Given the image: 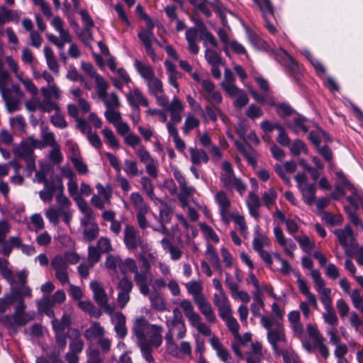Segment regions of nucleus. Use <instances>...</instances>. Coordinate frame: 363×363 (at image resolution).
I'll use <instances>...</instances> for the list:
<instances>
[{"label":"nucleus","instance_id":"1","mask_svg":"<svg viewBox=\"0 0 363 363\" xmlns=\"http://www.w3.org/2000/svg\"><path fill=\"white\" fill-rule=\"evenodd\" d=\"M270 55L284 67L286 74L299 85L304 72L303 65L282 48L271 50Z\"/></svg>","mask_w":363,"mask_h":363},{"label":"nucleus","instance_id":"2","mask_svg":"<svg viewBox=\"0 0 363 363\" xmlns=\"http://www.w3.org/2000/svg\"><path fill=\"white\" fill-rule=\"evenodd\" d=\"M146 324L147 321L143 317L138 318L133 331L138 339L143 357L149 363H152L154 362V358L152 355V349L150 346L148 340L144 333Z\"/></svg>","mask_w":363,"mask_h":363},{"label":"nucleus","instance_id":"3","mask_svg":"<svg viewBox=\"0 0 363 363\" xmlns=\"http://www.w3.org/2000/svg\"><path fill=\"white\" fill-rule=\"evenodd\" d=\"M180 307L183 309L185 316L192 326L196 327L198 331L205 336L211 335V328L201 322V316L194 311V306L189 299L182 300L180 303Z\"/></svg>","mask_w":363,"mask_h":363},{"label":"nucleus","instance_id":"4","mask_svg":"<svg viewBox=\"0 0 363 363\" xmlns=\"http://www.w3.org/2000/svg\"><path fill=\"white\" fill-rule=\"evenodd\" d=\"M90 289L94 294V299L95 302L102 308L104 311L108 314L113 312V308L108 304V297L104 289L97 281L90 282Z\"/></svg>","mask_w":363,"mask_h":363},{"label":"nucleus","instance_id":"5","mask_svg":"<svg viewBox=\"0 0 363 363\" xmlns=\"http://www.w3.org/2000/svg\"><path fill=\"white\" fill-rule=\"evenodd\" d=\"M267 340L272 345L274 353H278L279 348L277 343L286 340L284 328L281 324L278 323L277 328L268 331Z\"/></svg>","mask_w":363,"mask_h":363},{"label":"nucleus","instance_id":"6","mask_svg":"<svg viewBox=\"0 0 363 363\" xmlns=\"http://www.w3.org/2000/svg\"><path fill=\"white\" fill-rule=\"evenodd\" d=\"M138 232L136 229L130 225H126L124 229L123 241L126 247L130 250H135L138 247Z\"/></svg>","mask_w":363,"mask_h":363},{"label":"nucleus","instance_id":"7","mask_svg":"<svg viewBox=\"0 0 363 363\" xmlns=\"http://www.w3.org/2000/svg\"><path fill=\"white\" fill-rule=\"evenodd\" d=\"M215 199L219 206L222 220L228 223L229 219L227 218V215L228 208L230 206V201L228 198L226 193L223 191H220L216 194Z\"/></svg>","mask_w":363,"mask_h":363},{"label":"nucleus","instance_id":"8","mask_svg":"<svg viewBox=\"0 0 363 363\" xmlns=\"http://www.w3.org/2000/svg\"><path fill=\"white\" fill-rule=\"evenodd\" d=\"M138 36L143 43L147 55H149L153 61H155L156 54L152 46V38H154L153 30H150V33L147 30L139 32L138 33Z\"/></svg>","mask_w":363,"mask_h":363},{"label":"nucleus","instance_id":"9","mask_svg":"<svg viewBox=\"0 0 363 363\" xmlns=\"http://www.w3.org/2000/svg\"><path fill=\"white\" fill-rule=\"evenodd\" d=\"M81 333L77 328L71 329V335L69 337L72 339V341L69 343V352L68 353L70 354H76L80 353L84 347V342L80 339Z\"/></svg>","mask_w":363,"mask_h":363},{"label":"nucleus","instance_id":"10","mask_svg":"<svg viewBox=\"0 0 363 363\" xmlns=\"http://www.w3.org/2000/svg\"><path fill=\"white\" fill-rule=\"evenodd\" d=\"M222 169L225 172L224 174H222L220 179L223 183V186L226 189H228L233 182H234L235 177L234 170L233 169L232 164L228 161H224L222 163Z\"/></svg>","mask_w":363,"mask_h":363},{"label":"nucleus","instance_id":"11","mask_svg":"<svg viewBox=\"0 0 363 363\" xmlns=\"http://www.w3.org/2000/svg\"><path fill=\"white\" fill-rule=\"evenodd\" d=\"M198 30L196 28H190L186 31V39L188 43V50L193 55H197L199 47L196 43Z\"/></svg>","mask_w":363,"mask_h":363},{"label":"nucleus","instance_id":"12","mask_svg":"<svg viewBox=\"0 0 363 363\" xmlns=\"http://www.w3.org/2000/svg\"><path fill=\"white\" fill-rule=\"evenodd\" d=\"M41 92L43 94V96L48 99V100L44 101L42 104H40V108L43 112L46 113H50L53 110L57 111V112L60 111L59 106L53 101L50 100L51 98V94L48 89L47 88H42Z\"/></svg>","mask_w":363,"mask_h":363},{"label":"nucleus","instance_id":"13","mask_svg":"<svg viewBox=\"0 0 363 363\" xmlns=\"http://www.w3.org/2000/svg\"><path fill=\"white\" fill-rule=\"evenodd\" d=\"M164 338L167 352L175 358H181V352L177 344L174 340L172 332L168 331Z\"/></svg>","mask_w":363,"mask_h":363},{"label":"nucleus","instance_id":"14","mask_svg":"<svg viewBox=\"0 0 363 363\" xmlns=\"http://www.w3.org/2000/svg\"><path fill=\"white\" fill-rule=\"evenodd\" d=\"M135 67L140 75L147 82L155 77V72L150 65H144L138 60H135Z\"/></svg>","mask_w":363,"mask_h":363},{"label":"nucleus","instance_id":"15","mask_svg":"<svg viewBox=\"0 0 363 363\" xmlns=\"http://www.w3.org/2000/svg\"><path fill=\"white\" fill-rule=\"evenodd\" d=\"M334 234L337 235L340 244L343 247H347L348 246L347 238L349 237L352 238L353 230L349 225H347L345 227L344 229L335 230L334 231Z\"/></svg>","mask_w":363,"mask_h":363},{"label":"nucleus","instance_id":"16","mask_svg":"<svg viewBox=\"0 0 363 363\" xmlns=\"http://www.w3.org/2000/svg\"><path fill=\"white\" fill-rule=\"evenodd\" d=\"M151 306L157 311L162 312L166 310V304L164 298L159 291H153L149 296Z\"/></svg>","mask_w":363,"mask_h":363},{"label":"nucleus","instance_id":"17","mask_svg":"<svg viewBox=\"0 0 363 363\" xmlns=\"http://www.w3.org/2000/svg\"><path fill=\"white\" fill-rule=\"evenodd\" d=\"M117 321L115 325V331L119 338L123 339L127 335L125 327V317L122 313H116Z\"/></svg>","mask_w":363,"mask_h":363},{"label":"nucleus","instance_id":"18","mask_svg":"<svg viewBox=\"0 0 363 363\" xmlns=\"http://www.w3.org/2000/svg\"><path fill=\"white\" fill-rule=\"evenodd\" d=\"M153 332L148 340L150 347L155 348L161 346L162 343V337L161 335L162 327L156 325H152ZM152 349V347H151Z\"/></svg>","mask_w":363,"mask_h":363},{"label":"nucleus","instance_id":"19","mask_svg":"<svg viewBox=\"0 0 363 363\" xmlns=\"http://www.w3.org/2000/svg\"><path fill=\"white\" fill-rule=\"evenodd\" d=\"M337 182L345 187L347 190L350 191L353 195L359 197V194L357 192L355 186L347 179L345 174L342 171H337L335 172Z\"/></svg>","mask_w":363,"mask_h":363},{"label":"nucleus","instance_id":"20","mask_svg":"<svg viewBox=\"0 0 363 363\" xmlns=\"http://www.w3.org/2000/svg\"><path fill=\"white\" fill-rule=\"evenodd\" d=\"M215 12L219 16L221 21V23L224 27L228 26V20L226 17V13H232L230 11L226 9L223 4L218 0L216 3L212 4Z\"/></svg>","mask_w":363,"mask_h":363},{"label":"nucleus","instance_id":"21","mask_svg":"<svg viewBox=\"0 0 363 363\" xmlns=\"http://www.w3.org/2000/svg\"><path fill=\"white\" fill-rule=\"evenodd\" d=\"M316 186L314 184H311L306 189H301L303 199L308 205H311L315 200Z\"/></svg>","mask_w":363,"mask_h":363},{"label":"nucleus","instance_id":"22","mask_svg":"<svg viewBox=\"0 0 363 363\" xmlns=\"http://www.w3.org/2000/svg\"><path fill=\"white\" fill-rule=\"evenodd\" d=\"M276 112L279 118H285L296 113L291 106L286 102L278 103Z\"/></svg>","mask_w":363,"mask_h":363},{"label":"nucleus","instance_id":"23","mask_svg":"<svg viewBox=\"0 0 363 363\" xmlns=\"http://www.w3.org/2000/svg\"><path fill=\"white\" fill-rule=\"evenodd\" d=\"M135 13L141 19L145 21L146 24V29L145 30H147L150 33V30L154 29L155 24L151 18L145 13L144 8L140 4L137 5L135 8Z\"/></svg>","mask_w":363,"mask_h":363},{"label":"nucleus","instance_id":"24","mask_svg":"<svg viewBox=\"0 0 363 363\" xmlns=\"http://www.w3.org/2000/svg\"><path fill=\"white\" fill-rule=\"evenodd\" d=\"M14 153L22 159L28 158L33 157V150L32 147L27 143L22 141L20 143V146L16 150Z\"/></svg>","mask_w":363,"mask_h":363},{"label":"nucleus","instance_id":"25","mask_svg":"<svg viewBox=\"0 0 363 363\" xmlns=\"http://www.w3.org/2000/svg\"><path fill=\"white\" fill-rule=\"evenodd\" d=\"M199 308L208 322L210 323H215L217 321L215 313L213 311L211 305L208 302L200 306Z\"/></svg>","mask_w":363,"mask_h":363},{"label":"nucleus","instance_id":"26","mask_svg":"<svg viewBox=\"0 0 363 363\" xmlns=\"http://www.w3.org/2000/svg\"><path fill=\"white\" fill-rule=\"evenodd\" d=\"M147 86L150 93L155 96L164 92L162 81L155 77L147 82Z\"/></svg>","mask_w":363,"mask_h":363},{"label":"nucleus","instance_id":"27","mask_svg":"<svg viewBox=\"0 0 363 363\" xmlns=\"http://www.w3.org/2000/svg\"><path fill=\"white\" fill-rule=\"evenodd\" d=\"M322 219L330 226L339 225L343 220V218L341 215H333L327 211L323 212Z\"/></svg>","mask_w":363,"mask_h":363},{"label":"nucleus","instance_id":"28","mask_svg":"<svg viewBox=\"0 0 363 363\" xmlns=\"http://www.w3.org/2000/svg\"><path fill=\"white\" fill-rule=\"evenodd\" d=\"M289 148L291 154L295 156H298L301 151L305 154H308V149L305 143L300 139L294 140Z\"/></svg>","mask_w":363,"mask_h":363},{"label":"nucleus","instance_id":"29","mask_svg":"<svg viewBox=\"0 0 363 363\" xmlns=\"http://www.w3.org/2000/svg\"><path fill=\"white\" fill-rule=\"evenodd\" d=\"M255 4L259 6L263 16L274 15V6L270 0H257Z\"/></svg>","mask_w":363,"mask_h":363},{"label":"nucleus","instance_id":"30","mask_svg":"<svg viewBox=\"0 0 363 363\" xmlns=\"http://www.w3.org/2000/svg\"><path fill=\"white\" fill-rule=\"evenodd\" d=\"M205 58L212 65H220L222 64V57L215 50L207 48L205 51Z\"/></svg>","mask_w":363,"mask_h":363},{"label":"nucleus","instance_id":"31","mask_svg":"<svg viewBox=\"0 0 363 363\" xmlns=\"http://www.w3.org/2000/svg\"><path fill=\"white\" fill-rule=\"evenodd\" d=\"M99 233V228L97 223H94L91 224V226L85 229L83 232L84 238L86 242H92L98 237Z\"/></svg>","mask_w":363,"mask_h":363},{"label":"nucleus","instance_id":"32","mask_svg":"<svg viewBox=\"0 0 363 363\" xmlns=\"http://www.w3.org/2000/svg\"><path fill=\"white\" fill-rule=\"evenodd\" d=\"M75 201L77 203V205L81 211V212L89 219H93V211L88 206L86 201L83 198L78 196L76 197Z\"/></svg>","mask_w":363,"mask_h":363},{"label":"nucleus","instance_id":"33","mask_svg":"<svg viewBox=\"0 0 363 363\" xmlns=\"http://www.w3.org/2000/svg\"><path fill=\"white\" fill-rule=\"evenodd\" d=\"M104 335V328L101 326L100 323H94L91 328L86 329L84 332V337L90 340L93 337H99Z\"/></svg>","mask_w":363,"mask_h":363},{"label":"nucleus","instance_id":"34","mask_svg":"<svg viewBox=\"0 0 363 363\" xmlns=\"http://www.w3.org/2000/svg\"><path fill=\"white\" fill-rule=\"evenodd\" d=\"M199 227L202 233L208 238L211 239L215 243L219 242V237L215 233L213 229L205 223H200Z\"/></svg>","mask_w":363,"mask_h":363},{"label":"nucleus","instance_id":"35","mask_svg":"<svg viewBox=\"0 0 363 363\" xmlns=\"http://www.w3.org/2000/svg\"><path fill=\"white\" fill-rule=\"evenodd\" d=\"M140 96H143L142 92L138 89L134 90L133 94L129 93L127 94V100L133 108H140Z\"/></svg>","mask_w":363,"mask_h":363},{"label":"nucleus","instance_id":"36","mask_svg":"<svg viewBox=\"0 0 363 363\" xmlns=\"http://www.w3.org/2000/svg\"><path fill=\"white\" fill-rule=\"evenodd\" d=\"M95 82L96 84L97 94L99 97L101 99L105 98L107 95V83L101 75L96 76Z\"/></svg>","mask_w":363,"mask_h":363},{"label":"nucleus","instance_id":"37","mask_svg":"<svg viewBox=\"0 0 363 363\" xmlns=\"http://www.w3.org/2000/svg\"><path fill=\"white\" fill-rule=\"evenodd\" d=\"M277 130L279 131V135L277 138L278 143L282 146L289 147L290 145L291 140L289 138L285 128L282 125H276Z\"/></svg>","mask_w":363,"mask_h":363},{"label":"nucleus","instance_id":"38","mask_svg":"<svg viewBox=\"0 0 363 363\" xmlns=\"http://www.w3.org/2000/svg\"><path fill=\"white\" fill-rule=\"evenodd\" d=\"M200 121L195 116L190 115L186 117L183 127V131L185 134H187L189 131L199 127Z\"/></svg>","mask_w":363,"mask_h":363},{"label":"nucleus","instance_id":"39","mask_svg":"<svg viewBox=\"0 0 363 363\" xmlns=\"http://www.w3.org/2000/svg\"><path fill=\"white\" fill-rule=\"evenodd\" d=\"M104 137L107 140L109 145L113 148H119V143L118 139L116 138L113 130L109 128H105L102 131Z\"/></svg>","mask_w":363,"mask_h":363},{"label":"nucleus","instance_id":"40","mask_svg":"<svg viewBox=\"0 0 363 363\" xmlns=\"http://www.w3.org/2000/svg\"><path fill=\"white\" fill-rule=\"evenodd\" d=\"M51 265L55 272L67 270L68 267L64 257L60 255L55 256L52 259Z\"/></svg>","mask_w":363,"mask_h":363},{"label":"nucleus","instance_id":"41","mask_svg":"<svg viewBox=\"0 0 363 363\" xmlns=\"http://www.w3.org/2000/svg\"><path fill=\"white\" fill-rule=\"evenodd\" d=\"M54 303L51 301V298L48 296H44L41 300L37 302L38 309L40 313H45L50 308L54 306Z\"/></svg>","mask_w":363,"mask_h":363},{"label":"nucleus","instance_id":"42","mask_svg":"<svg viewBox=\"0 0 363 363\" xmlns=\"http://www.w3.org/2000/svg\"><path fill=\"white\" fill-rule=\"evenodd\" d=\"M11 21H13V11L7 9L4 6H0V26Z\"/></svg>","mask_w":363,"mask_h":363},{"label":"nucleus","instance_id":"43","mask_svg":"<svg viewBox=\"0 0 363 363\" xmlns=\"http://www.w3.org/2000/svg\"><path fill=\"white\" fill-rule=\"evenodd\" d=\"M10 124L11 126L16 127L21 132H25L26 122L21 115H18L15 118H10Z\"/></svg>","mask_w":363,"mask_h":363},{"label":"nucleus","instance_id":"44","mask_svg":"<svg viewBox=\"0 0 363 363\" xmlns=\"http://www.w3.org/2000/svg\"><path fill=\"white\" fill-rule=\"evenodd\" d=\"M83 23L84 25V28L87 32H89L90 30L94 26V22L89 13L87 11L82 9L79 12Z\"/></svg>","mask_w":363,"mask_h":363},{"label":"nucleus","instance_id":"45","mask_svg":"<svg viewBox=\"0 0 363 363\" xmlns=\"http://www.w3.org/2000/svg\"><path fill=\"white\" fill-rule=\"evenodd\" d=\"M245 114L250 119H256L263 115V111L261 108L252 104L250 105Z\"/></svg>","mask_w":363,"mask_h":363},{"label":"nucleus","instance_id":"46","mask_svg":"<svg viewBox=\"0 0 363 363\" xmlns=\"http://www.w3.org/2000/svg\"><path fill=\"white\" fill-rule=\"evenodd\" d=\"M71 161L74 165L75 169L80 174H85L88 172L87 165L83 162L81 158L72 157Z\"/></svg>","mask_w":363,"mask_h":363},{"label":"nucleus","instance_id":"47","mask_svg":"<svg viewBox=\"0 0 363 363\" xmlns=\"http://www.w3.org/2000/svg\"><path fill=\"white\" fill-rule=\"evenodd\" d=\"M12 318L13 323L18 326H24L30 320H33V318L29 316L28 314H13Z\"/></svg>","mask_w":363,"mask_h":363},{"label":"nucleus","instance_id":"48","mask_svg":"<svg viewBox=\"0 0 363 363\" xmlns=\"http://www.w3.org/2000/svg\"><path fill=\"white\" fill-rule=\"evenodd\" d=\"M133 287V282L126 277H123L118 284V288L122 292L130 293Z\"/></svg>","mask_w":363,"mask_h":363},{"label":"nucleus","instance_id":"49","mask_svg":"<svg viewBox=\"0 0 363 363\" xmlns=\"http://www.w3.org/2000/svg\"><path fill=\"white\" fill-rule=\"evenodd\" d=\"M140 184L143 186V189L147 193V196L150 199H152L154 196V187L151 180L146 177H143L140 180Z\"/></svg>","mask_w":363,"mask_h":363},{"label":"nucleus","instance_id":"50","mask_svg":"<svg viewBox=\"0 0 363 363\" xmlns=\"http://www.w3.org/2000/svg\"><path fill=\"white\" fill-rule=\"evenodd\" d=\"M51 123L57 128H65L67 126V123L65 121L64 116L61 114L55 113L50 118Z\"/></svg>","mask_w":363,"mask_h":363},{"label":"nucleus","instance_id":"51","mask_svg":"<svg viewBox=\"0 0 363 363\" xmlns=\"http://www.w3.org/2000/svg\"><path fill=\"white\" fill-rule=\"evenodd\" d=\"M88 256L89 262L93 265L100 260L101 252L99 251L97 247L89 246L88 248Z\"/></svg>","mask_w":363,"mask_h":363},{"label":"nucleus","instance_id":"52","mask_svg":"<svg viewBox=\"0 0 363 363\" xmlns=\"http://www.w3.org/2000/svg\"><path fill=\"white\" fill-rule=\"evenodd\" d=\"M200 40L208 41L213 48H217L218 45V41L214 35L206 30L202 31L199 36Z\"/></svg>","mask_w":363,"mask_h":363},{"label":"nucleus","instance_id":"53","mask_svg":"<svg viewBox=\"0 0 363 363\" xmlns=\"http://www.w3.org/2000/svg\"><path fill=\"white\" fill-rule=\"evenodd\" d=\"M213 303L215 306L219 308L228 304V298L225 292L215 294L213 296Z\"/></svg>","mask_w":363,"mask_h":363},{"label":"nucleus","instance_id":"54","mask_svg":"<svg viewBox=\"0 0 363 363\" xmlns=\"http://www.w3.org/2000/svg\"><path fill=\"white\" fill-rule=\"evenodd\" d=\"M66 77L72 82L79 81L81 82H83L84 81V77L78 72L77 69L74 66L70 67V69L67 72Z\"/></svg>","mask_w":363,"mask_h":363},{"label":"nucleus","instance_id":"55","mask_svg":"<svg viewBox=\"0 0 363 363\" xmlns=\"http://www.w3.org/2000/svg\"><path fill=\"white\" fill-rule=\"evenodd\" d=\"M130 200L135 206L139 208V210L147 208L143 198L138 192L132 193L130 194Z\"/></svg>","mask_w":363,"mask_h":363},{"label":"nucleus","instance_id":"56","mask_svg":"<svg viewBox=\"0 0 363 363\" xmlns=\"http://www.w3.org/2000/svg\"><path fill=\"white\" fill-rule=\"evenodd\" d=\"M308 58L314 67L318 76L321 77L325 74L326 69L320 61L314 59L311 54L308 55Z\"/></svg>","mask_w":363,"mask_h":363},{"label":"nucleus","instance_id":"57","mask_svg":"<svg viewBox=\"0 0 363 363\" xmlns=\"http://www.w3.org/2000/svg\"><path fill=\"white\" fill-rule=\"evenodd\" d=\"M221 86L226 93L230 96H234L242 91V89H239L237 86L233 84L221 83Z\"/></svg>","mask_w":363,"mask_h":363},{"label":"nucleus","instance_id":"58","mask_svg":"<svg viewBox=\"0 0 363 363\" xmlns=\"http://www.w3.org/2000/svg\"><path fill=\"white\" fill-rule=\"evenodd\" d=\"M60 210L50 208L46 211L45 216L51 223L57 225L60 222Z\"/></svg>","mask_w":363,"mask_h":363},{"label":"nucleus","instance_id":"59","mask_svg":"<svg viewBox=\"0 0 363 363\" xmlns=\"http://www.w3.org/2000/svg\"><path fill=\"white\" fill-rule=\"evenodd\" d=\"M115 11L117 12L118 15V18L125 23L127 26H130L131 23L127 17V15L123 9V6L121 4L118 3L114 6Z\"/></svg>","mask_w":363,"mask_h":363},{"label":"nucleus","instance_id":"60","mask_svg":"<svg viewBox=\"0 0 363 363\" xmlns=\"http://www.w3.org/2000/svg\"><path fill=\"white\" fill-rule=\"evenodd\" d=\"M104 116L106 120L111 123H114L121 119V113L115 111L114 109H107L104 113Z\"/></svg>","mask_w":363,"mask_h":363},{"label":"nucleus","instance_id":"61","mask_svg":"<svg viewBox=\"0 0 363 363\" xmlns=\"http://www.w3.org/2000/svg\"><path fill=\"white\" fill-rule=\"evenodd\" d=\"M318 152L323 157V159L326 162H331L333 160V154L330 148V147L327 145H323V147H318Z\"/></svg>","mask_w":363,"mask_h":363},{"label":"nucleus","instance_id":"62","mask_svg":"<svg viewBox=\"0 0 363 363\" xmlns=\"http://www.w3.org/2000/svg\"><path fill=\"white\" fill-rule=\"evenodd\" d=\"M249 102V98L245 91L240 93L239 96L234 101V106L237 108H242Z\"/></svg>","mask_w":363,"mask_h":363},{"label":"nucleus","instance_id":"63","mask_svg":"<svg viewBox=\"0 0 363 363\" xmlns=\"http://www.w3.org/2000/svg\"><path fill=\"white\" fill-rule=\"evenodd\" d=\"M50 159L55 164L61 163L63 160V156L61 153V151L58 147H54L50 152Z\"/></svg>","mask_w":363,"mask_h":363},{"label":"nucleus","instance_id":"64","mask_svg":"<svg viewBox=\"0 0 363 363\" xmlns=\"http://www.w3.org/2000/svg\"><path fill=\"white\" fill-rule=\"evenodd\" d=\"M87 363H102L100 352L98 349L91 350L88 354Z\"/></svg>","mask_w":363,"mask_h":363}]
</instances>
